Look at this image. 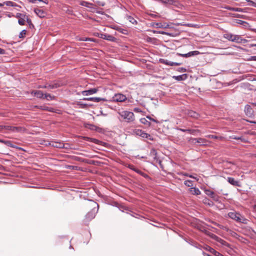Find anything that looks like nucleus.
I'll use <instances>...</instances> for the list:
<instances>
[{"label":"nucleus","instance_id":"1","mask_svg":"<svg viewBox=\"0 0 256 256\" xmlns=\"http://www.w3.org/2000/svg\"><path fill=\"white\" fill-rule=\"evenodd\" d=\"M223 36L229 41L235 42L238 44H245L248 42L246 40L240 36L233 34L230 32L224 34Z\"/></svg>","mask_w":256,"mask_h":256},{"label":"nucleus","instance_id":"2","mask_svg":"<svg viewBox=\"0 0 256 256\" xmlns=\"http://www.w3.org/2000/svg\"><path fill=\"white\" fill-rule=\"evenodd\" d=\"M118 114L127 122H131L134 120L135 118L133 112L128 111L119 112Z\"/></svg>","mask_w":256,"mask_h":256},{"label":"nucleus","instance_id":"3","mask_svg":"<svg viewBox=\"0 0 256 256\" xmlns=\"http://www.w3.org/2000/svg\"><path fill=\"white\" fill-rule=\"evenodd\" d=\"M228 214V217L237 222L244 224L246 220V219L244 216H242L239 212L235 211L230 212Z\"/></svg>","mask_w":256,"mask_h":256},{"label":"nucleus","instance_id":"4","mask_svg":"<svg viewBox=\"0 0 256 256\" xmlns=\"http://www.w3.org/2000/svg\"><path fill=\"white\" fill-rule=\"evenodd\" d=\"M133 132L136 136H141L142 138H146L148 140H153L152 136L144 132L140 129H135L133 130Z\"/></svg>","mask_w":256,"mask_h":256},{"label":"nucleus","instance_id":"5","mask_svg":"<svg viewBox=\"0 0 256 256\" xmlns=\"http://www.w3.org/2000/svg\"><path fill=\"white\" fill-rule=\"evenodd\" d=\"M4 128L6 130H10L13 132H21L24 130V128L20 126H5Z\"/></svg>","mask_w":256,"mask_h":256},{"label":"nucleus","instance_id":"6","mask_svg":"<svg viewBox=\"0 0 256 256\" xmlns=\"http://www.w3.org/2000/svg\"><path fill=\"white\" fill-rule=\"evenodd\" d=\"M114 102H122L126 100V97L125 95L122 94H116L112 98Z\"/></svg>","mask_w":256,"mask_h":256},{"label":"nucleus","instance_id":"7","mask_svg":"<svg viewBox=\"0 0 256 256\" xmlns=\"http://www.w3.org/2000/svg\"><path fill=\"white\" fill-rule=\"evenodd\" d=\"M98 36L101 38L106 40L110 42H116V40L115 37L107 34H100L98 35Z\"/></svg>","mask_w":256,"mask_h":256},{"label":"nucleus","instance_id":"8","mask_svg":"<svg viewBox=\"0 0 256 256\" xmlns=\"http://www.w3.org/2000/svg\"><path fill=\"white\" fill-rule=\"evenodd\" d=\"M34 12L40 18H45L47 15L46 12L45 10L38 8H35L34 9Z\"/></svg>","mask_w":256,"mask_h":256},{"label":"nucleus","instance_id":"9","mask_svg":"<svg viewBox=\"0 0 256 256\" xmlns=\"http://www.w3.org/2000/svg\"><path fill=\"white\" fill-rule=\"evenodd\" d=\"M206 194L211 197L212 200L216 202L220 201V196L216 194H214V192L212 191L207 190L206 191Z\"/></svg>","mask_w":256,"mask_h":256},{"label":"nucleus","instance_id":"10","mask_svg":"<svg viewBox=\"0 0 256 256\" xmlns=\"http://www.w3.org/2000/svg\"><path fill=\"white\" fill-rule=\"evenodd\" d=\"M48 144L54 148H62L64 147V144L60 142H51Z\"/></svg>","mask_w":256,"mask_h":256},{"label":"nucleus","instance_id":"11","mask_svg":"<svg viewBox=\"0 0 256 256\" xmlns=\"http://www.w3.org/2000/svg\"><path fill=\"white\" fill-rule=\"evenodd\" d=\"M98 90L96 88H91L88 90H84L82 92V94L84 96L91 95L98 92Z\"/></svg>","mask_w":256,"mask_h":256},{"label":"nucleus","instance_id":"12","mask_svg":"<svg viewBox=\"0 0 256 256\" xmlns=\"http://www.w3.org/2000/svg\"><path fill=\"white\" fill-rule=\"evenodd\" d=\"M84 100L92 101L94 102H99L100 101H106V100L104 98H97V97H92V98H84L82 99Z\"/></svg>","mask_w":256,"mask_h":256},{"label":"nucleus","instance_id":"13","mask_svg":"<svg viewBox=\"0 0 256 256\" xmlns=\"http://www.w3.org/2000/svg\"><path fill=\"white\" fill-rule=\"evenodd\" d=\"M186 114L188 116H190L196 119H198L200 116V114L198 112L192 110H188L186 112Z\"/></svg>","mask_w":256,"mask_h":256},{"label":"nucleus","instance_id":"14","mask_svg":"<svg viewBox=\"0 0 256 256\" xmlns=\"http://www.w3.org/2000/svg\"><path fill=\"white\" fill-rule=\"evenodd\" d=\"M244 112L248 116H252L253 115L254 111L250 105H246L244 108Z\"/></svg>","mask_w":256,"mask_h":256},{"label":"nucleus","instance_id":"15","mask_svg":"<svg viewBox=\"0 0 256 256\" xmlns=\"http://www.w3.org/2000/svg\"><path fill=\"white\" fill-rule=\"evenodd\" d=\"M60 86V85L56 83L54 84H46L44 86H38V88H50V89H53L56 88Z\"/></svg>","mask_w":256,"mask_h":256},{"label":"nucleus","instance_id":"16","mask_svg":"<svg viewBox=\"0 0 256 256\" xmlns=\"http://www.w3.org/2000/svg\"><path fill=\"white\" fill-rule=\"evenodd\" d=\"M178 130L182 132H188L190 134L193 135H196L197 132H200V130H192V129H183L178 128Z\"/></svg>","mask_w":256,"mask_h":256},{"label":"nucleus","instance_id":"17","mask_svg":"<svg viewBox=\"0 0 256 256\" xmlns=\"http://www.w3.org/2000/svg\"><path fill=\"white\" fill-rule=\"evenodd\" d=\"M152 26L156 28H167L168 27V25L166 23L162 24L160 22H154Z\"/></svg>","mask_w":256,"mask_h":256},{"label":"nucleus","instance_id":"18","mask_svg":"<svg viewBox=\"0 0 256 256\" xmlns=\"http://www.w3.org/2000/svg\"><path fill=\"white\" fill-rule=\"evenodd\" d=\"M228 182L229 183H230L231 184L234 186H240V182L236 180L234 178H233L228 177Z\"/></svg>","mask_w":256,"mask_h":256},{"label":"nucleus","instance_id":"19","mask_svg":"<svg viewBox=\"0 0 256 256\" xmlns=\"http://www.w3.org/2000/svg\"><path fill=\"white\" fill-rule=\"evenodd\" d=\"M189 191L191 193V194L197 196L201 194L200 191L199 190V189L195 187L190 188Z\"/></svg>","mask_w":256,"mask_h":256},{"label":"nucleus","instance_id":"20","mask_svg":"<svg viewBox=\"0 0 256 256\" xmlns=\"http://www.w3.org/2000/svg\"><path fill=\"white\" fill-rule=\"evenodd\" d=\"M31 94L40 98H42L44 95L43 92L40 90H32Z\"/></svg>","mask_w":256,"mask_h":256},{"label":"nucleus","instance_id":"21","mask_svg":"<svg viewBox=\"0 0 256 256\" xmlns=\"http://www.w3.org/2000/svg\"><path fill=\"white\" fill-rule=\"evenodd\" d=\"M161 3L166 5H174L176 1L175 0H158Z\"/></svg>","mask_w":256,"mask_h":256},{"label":"nucleus","instance_id":"22","mask_svg":"<svg viewBox=\"0 0 256 256\" xmlns=\"http://www.w3.org/2000/svg\"><path fill=\"white\" fill-rule=\"evenodd\" d=\"M86 217L88 220H90L95 217V213L93 212H90L86 214Z\"/></svg>","mask_w":256,"mask_h":256},{"label":"nucleus","instance_id":"23","mask_svg":"<svg viewBox=\"0 0 256 256\" xmlns=\"http://www.w3.org/2000/svg\"><path fill=\"white\" fill-rule=\"evenodd\" d=\"M0 142L2 143L6 144V146H10L11 148L14 147V145L12 143V142L10 140H4L0 139Z\"/></svg>","mask_w":256,"mask_h":256},{"label":"nucleus","instance_id":"24","mask_svg":"<svg viewBox=\"0 0 256 256\" xmlns=\"http://www.w3.org/2000/svg\"><path fill=\"white\" fill-rule=\"evenodd\" d=\"M85 127L86 128H89L91 130H96L97 127L95 126L94 125L86 124H85Z\"/></svg>","mask_w":256,"mask_h":256},{"label":"nucleus","instance_id":"25","mask_svg":"<svg viewBox=\"0 0 256 256\" xmlns=\"http://www.w3.org/2000/svg\"><path fill=\"white\" fill-rule=\"evenodd\" d=\"M173 78L176 80H182L186 78V76L185 74H182L178 76H174Z\"/></svg>","mask_w":256,"mask_h":256},{"label":"nucleus","instance_id":"26","mask_svg":"<svg viewBox=\"0 0 256 256\" xmlns=\"http://www.w3.org/2000/svg\"><path fill=\"white\" fill-rule=\"evenodd\" d=\"M3 4L4 5H6L7 6H16V4L12 2L11 1H6L4 2Z\"/></svg>","mask_w":256,"mask_h":256},{"label":"nucleus","instance_id":"27","mask_svg":"<svg viewBox=\"0 0 256 256\" xmlns=\"http://www.w3.org/2000/svg\"><path fill=\"white\" fill-rule=\"evenodd\" d=\"M78 40L80 41H90V42H94V40L92 38H80L78 39Z\"/></svg>","mask_w":256,"mask_h":256},{"label":"nucleus","instance_id":"28","mask_svg":"<svg viewBox=\"0 0 256 256\" xmlns=\"http://www.w3.org/2000/svg\"><path fill=\"white\" fill-rule=\"evenodd\" d=\"M54 96H52L49 94H44V98L48 100H52L54 99Z\"/></svg>","mask_w":256,"mask_h":256},{"label":"nucleus","instance_id":"29","mask_svg":"<svg viewBox=\"0 0 256 256\" xmlns=\"http://www.w3.org/2000/svg\"><path fill=\"white\" fill-rule=\"evenodd\" d=\"M150 156H154V158H156L157 152L156 150L154 148H152L150 152Z\"/></svg>","mask_w":256,"mask_h":256},{"label":"nucleus","instance_id":"30","mask_svg":"<svg viewBox=\"0 0 256 256\" xmlns=\"http://www.w3.org/2000/svg\"><path fill=\"white\" fill-rule=\"evenodd\" d=\"M140 122L143 124H148V126H150V122H148L146 118H142L140 119Z\"/></svg>","mask_w":256,"mask_h":256},{"label":"nucleus","instance_id":"31","mask_svg":"<svg viewBox=\"0 0 256 256\" xmlns=\"http://www.w3.org/2000/svg\"><path fill=\"white\" fill-rule=\"evenodd\" d=\"M80 4L82 6H86V7H87V8H89V6L90 5H91L92 4L90 3H89L88 2H85V1H82L80 2Z\"/></svg>","mask_w":256,"mask_h":256},{"label":"nucleus","instance_id":"32","mask_svg":"<svg viewBox=\"0 0 256 256\" xmlns=\"http://www.w3.org/2000/svg\"><path fill=\"white\" fill-rule=\"evenodd\" d=\"M227 9L234 12H242V8H238L228 7V8H227Z\"/></svg>","mask_w":256,"mask_h":256},{"label":"nucleus","instance_id":"33","mask_svg":"<svg viewBox=\"0 0 256 256\" xmlns=\"http://www.w3.org/2000/svg\"><path fill=\"white\" fill-rule=\"evenodd\" d=\"M26 34V31L24 30H22L19 34V38H24Z\"/></svg>","mask_w":256,"mask_h":256},{"label":"nucleus","instance_id":"34","mask_svg":"<svg viewBox=\"0 0 256 256\" xmlns=\"http://www.w3.org/2000/svg\"><path fill=\"white\" fill-rule=\"evenodd\" d=\"M199 54H200V52L197 50L190 52H188L189 57L193 56H195V55H198Z\"/></svg>","mask_w":256,"mask_h":256},{"label":"nucleus","instance_id":"35","mask_svg":"<svg viewBox=\"0 0 256 256\" xmlns=\"http://www.w3.org/2000/svg\"><path fill=\"white\" fill-rule=\"evenodd\" d=\"M184 184L186 186L190 187L192 186V181L190 180H186L184 181Z\"/></svg>","mask_w":256,"mask_h":256},{"label":"nucleus","instance_id":"36","mask_svg":"<svg viewBox=\"0 0 256 256\" xmlns=\"http://www.w3.org/2000/svg\"><path fill=\"white\" fill-rule=\"evenodd\" d=\"M77 104H78V106H79L80 108H86L88 106L87 104L80 103V102H78Z\"/></svg>","mask_w":256,"mask_h":256},{"label":"nucleus","instance_id":"37","mask_svg":"<svg viewBox=\"0 0 256 256\" xmlns=\"http://www.w3.org/2000/svg\"><path fill=\"white\" fill-rule=\"evenodd\" d=\"M206 142V140L204 138H198L196 143H205Z\"/></svg>","mask_w":256,"mask_h":256},{"label":"nucleus","instance_id":"38","mask_svg":"<svg viewBox=\"0 0 256 256\" xmlns=\"http://www.w3.org/2000/svg\"><path fill=\"white\" fill-rule=\"evenodd\" d=\"M26 22H28L29 26L30 28H34V24H32V20L30 18H26Z\"/></svg>","mask_w":256,"mask_h":256},{"label":"nucleus","instance_id":"39","mask_svg":"<svg viewBox=\"0 0 256 256\" xmlns=\"http://www.w3.org/2000/svg\"><path fill=\"white\" fill-rule=\"evenodd\" d=\"M160 62L161 63L165 64L166 65H168V64H169V60H164V59L160 58Z\"/></svg>","mask_w":256,"mask_h":256},{"label":"nucleus","instance_id":"40","mask_svg":"<svg viewBox=\"0 0 256 256\" xmlns=\"http://www.w3.org/2000/svg\"><path fill=\"white\" fill-rule=\"evenodd\" d=\"M18 24L21 26H24L25 24V20L24 18H20L18 20Z\"/></svg>","mask_w":256,"mask_h":256},{"label":"nucleus","instance_id":"41","mask_svg":"<svg viewBox=\"0 0 256 256\" xmlns=\"http://www.w3.org/2000/svg\"><path fill=\"white\" fill-rule=\"evenodd\" d=\"M180 64H181L180 63L174 62H172L169 61V64H168V66H180Z\"/></svg>","mask_w":256,"mask_h":256},{"label":"nucleus","instance_id":"42","mask_svg":"<svg viewBox=\"0 0 256 256\" xmlns=\"http://www.w3.org/2000/svg\"><path fill=\"white\" fill-rule=\"evenodd\" d=\"M204 204H208L210 206L213 205L212 202V201H210L208 199H205V200H204Z\"/></svg>","mask_w":256,"mask_h":256},{"label":"nucleus","instance_id":"43","mask_svg":"<svg viewBox=\"0 0 256 256\" xmlns=\"http://www.w3.org/2000/svg\"><path fill=\"white\" fill-rule=\"evenodd\" d=\"M197 138H190L189 140V142L192 144H195L196 143Z\"/></svg>","mask_w":256,"mask_h":256},{"label":"nucleus","instance_id":"44","mask_svg":"<svg viewBox=\"0 0 256 256\" xmlns=\"http://www.w3.org/2000/svg\"><path fill=\"white\" fill-rule=\"evenodd\" d=\"M206 137L208 138H214V139H217L218 138V136H214V135H212V134L207 135V136H206Z\"/></svg>","mask_w":256,"mask_h":256},{"label":"nucleus","instance_id":"45","mask_svg":"<svg viewBox=\"0 0 256 256\" xmlns=\"http://www.w3.org/2000/svg\"><path fill=\"white\" fill-rule=\"evenodd\" d=\"M44 110L48 112H54V108L48 106L44 107Z\"/></svg>","mask_w":256,"mask_h":256},{"label":"nucleus","instance_id":"46","mask_svg":"<svg viewBox=\"0 0 256 256\" xmlns=\"http://www.w3.org/2000/svg\"><path fill=\"white\" fill-rule=\"evenodd\" d=\"M136 172H137L138 174H140V175H142V176H144V177H145V178L148 177V176L146 174L144 173L143 172H142L141 170H138V171H136Z\"/></svg>","mask_w":256,"mask_h":256},{"label":"nucleus","instance_id":"47","mask_svg":"<svg viewBox=\"0 0 256 256\" xmlns=\"http://www.w3.org/2000/svg\"><path fill=\"white\" fill-rule=\"evenodd\" d=\"M136 172H137L138 174H140V175H142V176H144V177H145V178L148 177V176L146 174L144 173L143 172H142L141 170H138V171H136Z\"/></svg>","mask_w":256,"mask_h":256},{"label":"nucleus","instance_id":"48","mask_svg":"<svg viewBox=\"0 0 256 256\" xmlns=\"http://www.w3.org/2000/svg\"><path fill=\"white\" fill-rule=\"evenodd\" d=\"M128 20H129L130 22L133 24L137 23L136 20H135L134 18H132L131 16H129Z\"/></svg>","mask_w":256,"mask_h":256},{"label":"nucleus","instance_id":"49","mask_svg":"<svg viewBox=\"0 0 256 256\" xmlns=\"http://www.w3.org/2000/svg\"><path fill=\"white\" fill-rule=\"evenodd\" d=\"M90 142H94L95 144H98L100 142V140L97 139H96V138H92Z\"/></svg>","mask_w":256,"mask_h":256},{"label":"nucleus","instance_id":"50","mask_svg":"<svg viewBox=\"0 0 256 256\" xmlns=\"http://www.w3.org/2000/svg\"><path fill=\"white\" fill-rule=\"evenodd\" d=\"M134 111L136 112H142V110L138 108H135L134 109Z\"/></svg>","mask_w":256,"mask_h":256},{"label":"nucleus","instance_id":"51","mask_svg":"<svg viewBox=\"0 0 256 256\" xmlns=\"http://www.w3.org/2000/svg\"><path fill=\"white\" fill-rule=\"evenodd\" d=\"M146 118H148V120H152V121H153V122H156V123L158 122L157 120L152 118L150 116H146Z\"/></svg>","mask_w":256,"mask_h":256},{"label":"nucleus","instance_id":"52","mask_svg":"<svg viewBox=\"0 0 256 256\" xmlns=\"http://www.w3.org/2000/svg\"><path fill=\"white\" fill-rule=\"evenodd\" d=\"M179 56H180L182 57H185V58H188L189 57V54H188V52L187 53V54H178Z\"/></svg>","mask_w":256,"mask_h":256},{"label":"nucleus","instance_id":"53","mask_svg":"<svg viewBox=\"0 0 256 256\" xmlns=\"http://www.w3.org/2000/svg\"><path fill=\"white\" fill-rule=\"evenodd\" d=\"M6 53V51L4 49L0 48V54H4Z\"/></svg>","mask_w":256,"mask_h":256},{"label":"nucleus","instance_id":"54","mask_svg":"<svg viewBox=\"0 0 256 256\" xmlns=\"http://www.w3.org/2000/svg\"><path fill=\"white\" fill-rule=\"evenodd\" d=\"M130 168L132 170H134V172H136V171H138V168H136L134 166H131Z\"/></svg>","mask_w":256,"mask_h":256},{"label":"nucleus","instance_id":"55","mask_svg":"<svg viewBox=\"0 0 256 256\" xmlns=\"http://www.w3.org/2000/svg\"><path fill=\"white\" fill-rule=\"evenodd\" d=\"M46 106H35L36 108H40V109H41V110H44V107Z\"/></svg>","mask_w":256,"mask_h":256},{"label":"nucleus","instance_id":"56","mask_svg":"<svg viewBox=\"0 0 256 256\" xmlns=\"http://www.w3.org/2000/svg\"><path fill=\"white\" fill-rule=\"evenodd\" d=\"M91 138H89V137H87V136H84V139L86 140H88V141H90L91 140Z\"/></svg>","mask_w":256,"mask_h":256},{"label":"nucleus","instance_id":"57","mask_svg":"<svg viewBox=\"0 0 256 256\" xmlns=\"http://www.w3.org/2000/svg\"><path fill=\"white\" fill-rule=\"evenodd\" d=\"M69 146H70L69 144H64V147L62 148H69Z\"/></svg>","mask_w":256,"mask_h":256},{"label":"nucleus","instance_id":"58","mask_svg":"<svg viewBox=\"0 0 256 256\" xmlns=\"http://www.w3.org/2000/svg\"><path fill=\"white\" fill-rule=\"evenodd\" d=\"M212 238H216V240H217L218 242H220V241L218 240V236H216V235H214V234H212Z\"/></svg>","mask_w":256,"mask_h":256},{"label":"nucleus","instance_id":"59","mask_svg":"<svg viewBox=\"0 0 256 256\" xmlns=\"http://www.w3.org/2000/svg\"><path fill=\"white\" fill-rule=\"evenodd\" d=\"M202 254L204 256H210L209 254L203 252H202Z\"/></svg>","mask_w":256,"mask_h":256},{"label":"nucleus","instance_id":"60","mask_svg":"<svg viewBox=\"0 0 256 256\" xmlns=\"http://www.w3.org/2000/svg\"><path fill=\"white\" fill-rule=\"evenodd\" d=\"M37 0H28L29 2L32 3H35Z\"/></svg>","mask_w":256,"mask_h":256},{"label":"nucleus","instance_id":"61","mask_svg":"<svg viewBox=\"0 0 256 256\" xmlns=\"http://www.w3.org/2000/svg\"><path fill=\"white\" fill-rule=\"evenodd\" d=\"M256 46V44H251L250 47Z\"/></svg>","mask_w":256,"mask_h":256},{"label":"nucleus","instance_id":"62","mask_svg":"<svg viewBox=\"0 0 256 256\" xmlns=\"http://www.w3.org/2000/svg\"><path fill=\"white\" fill-rule=\"evenodd\" d=\"M250 123H252V124H256V122H254V121H248Z\"/></svg>","mask_w":256,"mask_h":256},{"label":"nucleus","instance_id":"63","mask_svg":"<svg viewBox=\"0 0 256 256\" xmlns=\"http://www.w3.org/2000/svg\"><path fill=\"white\" fill-rule=\"evenodd\" d=\"M252 104L254 106H256V102L252 103Z\"/></svg>","mask_w":256,"mask_h":256},{"label":"nucleus","instance_id":"64","mask_svg":"<svg viewBox=\"0 0 256 256\" xmlns=\"http://www.w3.org/2000/svg\"><path fill=\"white\" fill-rule=\"evenodd\" d=\"M4 6V4L0 3V6Z\"/></svg>","mask_w":256,"mask_h":256}]
</instances>
